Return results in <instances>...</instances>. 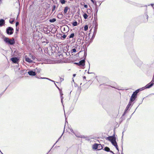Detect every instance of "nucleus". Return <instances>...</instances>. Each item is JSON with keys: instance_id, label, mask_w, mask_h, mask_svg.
Returning a JSON list of instances; mask_svg holds the SVG:
<instances>
[{"instance_id": "obj_26", "label": "nucleus", "mask_w": 154, "mask_h": 154, "mask_svg": "<svg viewBox=\"0 0 154 154\" xmlns=\"http://www.w3.org/2000/svg\"><path fill=\"white\" fill-rule=\"evenodd\" d=\"M34 70L36 72H37L38 73H39L41 71V69H40L36 68L35 69H34Z\"/></svg>"}, {"instance_id": "obj_63", "label": "nucleus", "mask_w": 154, "mask_h": 154, "mask_svg": "<svg viewBox=\"0 0 154 154\" xmlns=\"http://www.w3.org/2000/svg\"><path fill=\"white\" fill-rule=\"evenodd\" d=\"M153 83V84H154V83Z\"/></svg>"}, {"instance_id": "obj_9", "label": "nucleus", "mask_w": 154, "mask_h": 154, "mask_svg": "<svg viewBox=\"0 0 154 154\" xmlns=\"http://www.w3.org/2000/svg\"><path fill=\"white\" fill-rule=\"evenodd\" d=\"M154 85L153 83H152L151 82L147 84L145 86L146 87V88H149L151 87H152L153 85Z\"/></svg>"}, {"instance_id": "obj_10", "label": "nucleus", "mask_w": 154, "mask_h": 154, "mask_svg": "<svg viewBox=\"0 0 154 154\" xmlns=\"http://www.w3.org/2000/svg\"><path fill=\"white\" fill-rule=\"evenodd\" d=\"M74 134L75 135V136L79 138H85L86 137H85L84 136H82L80 134H76L74 133Z\"/></svg>"}, {"instance_id": "obj_54", "label": "nucleus", "mask_w": 154, "mask_h": 154, "mask_svg": "<svg viewBox=\"0 0 154 154\" xmlns=\"http://www.w3.org/2000/svg\"><path fill=\"white\" fill-rule=\"evenodd\" d=\"M109 152H111V153H113V154H115V153L113 152H112V151L111 150H110V151H109Z\"/></svg>"}, {"instance_id": "obj_53", "label": "nucleus", "mask_w": 154, "mask_h": 154, "mask_svg": "<svg viewBox=\"0 0 154 154\" xmlns=\"http://www.w3.org/2000/svg\"><path fill=\"white\" fill-rule=\"evenodd\" d=\"M146 17L147 21V20H148V16L147 15H146Z\"/></svg>"}, {"instance_id": "obj_37", "label": "nucleus", "mask_w": 154, "mask_h": 154, "mask_svg": "<svg viewBox=\"0 0 154 154\" xmlns=\"http://www.w3.org/2000/svg\"><path fill=\"white\" fill-rule=\"evenodd\" d=\"M154 82V75H153L152 79L151 81V82L153 83Z\"/></svg>"}, {"instance_id": "obj_23", "label": "nucleus", "mask_w": 154, "mask_h": 154, "mask_svg": "<svg viewBox=\"0 0 154 154\" xmlns=\"http://www.w3.org/2000/svg\"><path fill=\"white\" fill-rule=\"evenodd\" d=\"M145 89H146V87H145H145H143L137 90L138 91L137 92H138V93L140 91H141L143 90H144Z\"/></svg>"}, {"instance_id": "obj_2", "label": "nucleus", "mask_w": 154, "mask_h": 154, "mask_svg": "<svg viewBox=\"0 0 154 154\" xmlns=\"http://www.w3.org/2000/svg\"><path fill=\"white\" fill-rule=\"evenodd\" d=\"M138 90H136L133 92L130 98V101L133 102L137 98V94L138 93Z\"/></svg>"}, {"instance_id": "obj_5", "label": "nucleus", "mask_w": 154, "mask_h": 154, "mask_svg": "<svg viewBox=\"0 0 154 154\" xmlns=\"http://www.w3.org/2000/svg\"><path fill=\"white\" fill-rule=\"evenodd\" d=\"M11 60L14 63H17L19 61L17 57H14L11 58Z\"/></svg>"}, {"instance_id": "obj_25", "label": "nucleus", "mask_w": 154, "mask_h": 154, "mask_svg": "<svg viewBox=\"0 0 154 154\" xmlns=\"http://www.w3.org/2000/svg\"><path fill=\"white\" fill-rule=\"evenodd\" d=\"M60 36H61V37L62 38L61 39L62 40L66 38V35H64L63 36L61 34H60Z\"/></svg>"}, {"instance_id": "obj_49", "label": "nucleus", "mask_w": 154, "mask_h": 154, "mask_svg": "<svg viewBox=\"0 0 154 154\" xmlns=\"http://www.w3.org/2000/svg\"><path fill=\"white\" fill-rule=\"evenodd\" d=\"M74 64H76L79 66V63H75Z\"/></svg>"}, {"instance_id": "obj_24", "label": "nucleus", "mask_w": 154, "mask_h": 154, "mask_svg": "<svg viewBox=\"0 0 154 154\" xmlns=\"http://www.w3.org/2000/svg\"><path fill=\"white\" fill-rule=\"evenodd\" d=\"M98 150H100L103 149V146L101 144H98Z\"/></svg>"}, {"instance_id": "obj_3", "label": "nucleus", "mask_w": 154, "mask_h": 154, "mask_svg": "<svg viewBox=\"0 0 154 154\" xmlns=\"http://www.w3.org/2000/svg\"><path fill=\"white\" fill-rule=\"evenodd\" d=\"M14 29L13 28L10 26L8 27L6 29V32L9 35L12 34L14 32Z\"/></svg>"}, {"instance_id": "obj_57", "label": "nucleus", "mask_w": 154, "mask_h": 154, "mask_svg": "<svg viewBox=\"0 0 154 154\" xmlns=\"http://www.w3.org/2000/svg\"><path fill=\"white\" fill-rule=\"evenodd\" d=\"M86 77L85 76H84L83 77V79H86Z\"/></svg>"}, {"instance_id": "obj_22", "label": "nucleus", "mask_w": 154, "mask_h": 154, "mask_svg": "<svg viewBox=\"0 0 154 154\" xmlns=\"http://www.w3.org/2000/svg\"><path fill=\"white\" fill-rule=\"evenodd\" d=\"M59 91H60V95L61 96V102L62 103H63V97L62 96V95H63V93L61 91H60V90Z\"/></svg>"}, {"instance_id": "obj_16", "label": "nucleus", "mask_w": 154, "mask_h": 154, "mask_svg": "<svg viewBox=\"0 0 154 154\" xmlns=\"http://www.w3.org/2000/svg\"><path fill=\"white\" fill-rule=\"evenodd\" d=\"M116 140V139L115 140H114V141H113V142L111 143L114 146H117V144Z\"/></svg>"}, {"instance_id": "obj_46", "label": "nucleus", "mask_w": 154, "mask_h": 154, "mask_svg": "<svg viewBox=\"0 0 154 154\" xmlns=\"http://www.w3.org/2000/svg\"><path fill=\"white\" fill-rule=\"evenodd\" d=\"M54 84L55 85V86L59 89V90H60V89L57 86V85H56V84L54 83Z\"/></svg>"}, {"instance_id": "obj_32", "label": "nucleus", "mask_w": 154, "mask_h": 154, "mask_svg": "<svg viewBox=\"0 0 154 154\" xmlns=\"http://www.w3.org/2000/svg\"><path fill=\"white\" fill-rule=\"evenodd\" d=\"M56 6L55 5H54L53 6V7L52 9V12L55 11V10L56 9Z\"/></svg>"}, {"instance_id": "obj_40", "label": "nucleus", "mask_w": 154, "mask_h": 154, "mask_svg": "<svg viewBox=\"0 0 154 154\" xmlns=\"http://www.w3.org/2000/svg\"><path fill=\"white\" fill-rule=\"evenodd\" d=\"M19 22H17L16 23V26H18L19 25Z\"/></svg>"}, {"instance_id": "obj_4", "label": "nucleus", "mask_w": 154, "mask_h": 154, "mask_svg": "<svg viewBox=\"0 0 154 154\" xmlns=\"http://www.w3.org/2000/svg\"><path fill=\"white\" fill-rule=\"evenodd\" d=\"M106 140L110 141L111 143L116 139V137L114 135L112 136H109L106 138Z\"/></svg>"}, {"instance_id": "obj_60", "label": "nucleus", "mask_w": 154, "mask_h": 154, "mask_svg": "<svg viewBox=\"0 0 154 154\" xmlns=\"http://www.w3.org/2000/svg\"><path fill=\"white\" fill-rule=\"evenodd\" d=\"M88 73H90V72H88Z\"/></svg>"}, {"instance_id": "obj_55", "label": "nucleus", "mask_w": 154, "mask_h": 154, "mask_svg": "<svg viewBox=\"0 0 154 154\" xmlns=\"http://www.w3.org/2000/svg\"><path fill=\"white\" fill-rule=\"evenodd\" d=\"M124 131H123L122 133V138L123 137V136H124Z\"/></svg>"}, {"instance_id": "obj_38", "label": "nucleus", "mask_w": 154, "mask_h": 154, "mask_svg": "<svg viewBox=\"0 0 154 154\" xmlns=\"http://www.w3.org/2000/svg\"><path fill=\"white\" fill-rule=\"evenodd\" d=\"M47 79H48V80H50V81H51L52 82H55L54 81L52 80H51V79H49L48 78H47Z\"/></svg>"}, {"instance_id": "obj_19", "label": "nucleus", "mask_w": 154, "mask_h": 154, "mask_svg": "<svg viewBox=\"0 0 154 154\" xmlns=\"http://www.w3.org/2000/svg\"><path fill=\"white\" fill-rule=\"evenodd\" d=\"M57 16L58 18L61 19L63 17V15L61 13H59L58 14Z\"/></svg>"}, {"instance_id": "obj_8", "label": "nucleus", "mask_w": 154, "mask_h": 154, "mask_svg": "<svg viewBox=\"0 0 154 154\" xmlns=\"http://www.w3.org/2000/svg\"><path fill=\"white\" fill-rule=\"evenodd\" d=\"M131 105V102H129L127 107H126L124 112L123 115H124L126 112V111L130 107Z\"/></svg>"}, {"instance_id": "obj_43", "label": "nucleus", "mask_w": 154, "mask_h": 154, "mask_svg": "<svg viewBox=\"0 0 154 154\" xmlns=\"http://www.w3.org/2000/svg\"><path fill=\"white\" fill-rule=\"evenodd\" d=\"M115 147L116 148V149L118 150V151H119V149H118V145H117V146H115Z\"/></svg>"}, {"instance_id": "obj_33", "label": "nucleus", "mask_w": 154, "mask_h": 154, "mask_svg": "<svg viewBox=\"0 0 154 154\" xmlns=\"http://www.w3.org/2000/svg\"><path fill=\"white\" fill-rule=\"evenodd\" d=\"M87 54V52L86 51H85L84 56V59L85 60V58H86V57Z\"/></svg>"}, {"instance_id": "obj_13", "label": "nucleus", "mask_w": 154, "mask_h": 154, "mask_svg": "<svg viewBox=\"0 0 154 154\" xmlns=\"http://www.w3.org/2000/svg\"><path fill=\"white\" fill-rule=\"evenodd\" d=\"M25 60L26 61L29 62V63H32L33 62V61L32 60H31L29 58V57H26L25 59Z\"/></svg>"}, {"instance_id": "obj_27", "label": "nucleus", "mask_w": 154, "mask_h": 154, "mask_svg": "<svg viewBox=\"0 0 154 154\" xmlns=\"http://www.w3.org/2000/svg\"><path fill=\"white\" fill-rule=\"evenodd\" d=\"M56 21V19L55 18H53L52 19H50L49 21L51 23H53Z\"/></svg>"}, {"instance_id": "obj_39", "label": "nucleus", "mask_w": 154, "mask_h": 154, "mask_svg": "<svg viewBox=\"0 0 154 154\" xmlns=\"http://www.w3.org/2000/svg\"><path fill=\"white\" fill-rule=\"evenodd\" d=\"M70 131L71 132H72L74 134L75 133L74 132V131H73V130L72 129V128L70 129Z\"/></svg>"}, {"instance_id": "obj_36", "label": "nucleus", "mask_w": 154, "mask_h": 154, "mask_svg": "<svg viewBox=\"0 0 154 154\" xmlns=\"http://www.w3.org/2000/svg\"><path fill=\"white\" fill-rule=\"evenodd\" d=\"M14 20H9V22L11 24H13L14 22Z\"/></svg>"}, {"instance_id": "obj_56", "label": "nucleus", "mask_w": 154, "mask_h": 154, "mask_svg": "<svg viewBox=\"0 0 154 154\" xmlns=\"http://www.w3.org/2000/svg\"><path fill=\"white\" fill-rule=\"evenodd\" d=\"M77 98L75 99V100H74V101H75V103H76V102L77 101Z\"/></svg>"}, {"instance_id": "obj_58", "label": "nucleus", "mask_w": 154, "mask_h": 154, "mask_svg": "<svg viewBox=\"0 0 154 154\" xmlns=\"http://www.w3.org/2000/svg\"><path fill=\"white\" fill-rule=\"evenodd\" d=\"M75 75H76V74H74L73 75V77H75Z\"/></svg>"}, {"instance_id": "obj_51", "label": "nucleus", "mask_w": 154, "mask_h": 154, "mask_svg": "<svg viewBox=\"0 0 154 154\" xmlns=\"http://www.w3.org/2000/svg\"><path fill=\"white\" fill-rule=\"evenodd\" d=\"M91 2L94 4V2L93 0H91Z\"/></svg>"}, {"instance_id": "obj_44", "label": "nucleus", "mask_w": 154, "mask_h": 154, "mask_svg": "<svg viewBox=\"0 0 154 154\" xmlns=\"http://www.w3.org/2000/svg\"><path fill=\"white\" fill-rule=\"evenodd\" d=\"M115 147L116 148V149L118 150V151H119V149H118V145H117V146H115Z\"/></svg>"}, {"instance_id": "obj_28", "label": "nucleus", "mask_w": 154, "mask_h": 154, "mask_svg": "<svg viewBox=\"0 0 154 154\" xmlns=\"http://www.w3.org/2000/svg\"><path fill=\"white\" fill-rule=\"evenodd\" d=\"M59 2L62 5L64 4L66 2L65 0H60Z\"/></svg>"}, {"instance_id": "obj_18", "label": "nucleus", "mask_w": 154, "mask_h": 154, "mask_svg": "<svg viewBox=\"0 0 154 154\" xmlns=\"http://www.w3.org/2000/svg\"><path fill=\"white\" fill-rule=\"evenodd\" d=\"M75 35V33H72L68 36V38H73V37H74Z\"/></svg>"}, {"instance_id": "obj_61", "label": "nucleus", "mask_w": 154, "mask_h": 154, "mask_svg": "<svg viewBox=\"0 0 154 154\" xmlns=\"http://www.w3.org/2000/svg\"><path fill=\"white\" fill-rule=\"evenodd\" d=\"M121 154H123V153H121Z\"/></svg>"}, {"instance_id": "obj_35", "label": "nucleus", "mask_w": 154, "mask_h": 154, "mask_svg": "<svg viewBox=\"0 0 154 154\" xmlns=\"http://www.w3.org/2000/svg\"><path fill=\"white\" fill-rule=\"evenodd\" d=\"M76 51V50L75 48H73L71 50V52L72 53L75 52Z\"/></svg>"}, {"instance_id": "obj_62", "label": "nucleus", "mask_w": 154, "mask_h": 154, "mask_svg": "<svg viewBox=\"0 0 154 154\" xmlns=\"http://www.w3.org/2000/svg\"><path fill=\"white\" fill-rule=\"evenodd\" d=\"M123 150V148H122V150Z\"/></svg>"}, {"instance_id": "obj_1", "label": "nucleus", "mask_w": 154, "mask_h": 154, "mask_svg": "<svg viewBox=\"0 0 154 154\" xmlns=\"http://www.w3.org/2000/svg\"><path fill=\"white\" fill-rule=\"evenodd\" d=\"M4 40L6 43L8 45H12L15 43L14 38L10 39L8 37H5Z\"/></svg>"}, {"instance_id": "obj_59", "label": "nucleus", "mask_w": 154, "mask_h": 154, "mask_svg": "<svg viewBox=\"0 0 154 154\" xmlns=\"http://www.w3.org/2000/svg\"><path fill=\"white\" fill-rule=\"evenodd\" d=\"M151 5L153 7V4H151Z\"/></svg>"}, {"instance_id": "obj_34", "label": "nucleus", "mask_w": 154, "mask_h": 154, "mask_svg": "<svg viewBox=\"0 0 154 154\" xmlns=\"http://www.w3.org/2000/svg\"><path fill=\"white\" fill-rule=\"evenodd\" d=\"M97 29H94V32H93V35H96V34L97 33Z\"/></svg>"}, {"instance_id": "obj_48", "label": "nucleus", "mask_w": 154, "mask_h": 154, "mask_svg": "<svg viewBox=\"0 0 154 154\" xmlns=\"http://www.w3.org/2000/svg\"><path fill=\"white\" fill-rule=\"evenodd\" d=\"M95 35H93V36H92V39H93L94 38V37H95Z\"/></svg>"}, {"instance_id": "obj_41", "label": "nucleus", "mask_w": 154, "mask_h": 154, "mask_svg": "<svg viewBox=\"0 0 154 154\" xmlns=\"http://www.w3.org/2000/svg\"><path fill=\"white\" fill-rule=\"evenodd\" d=\"M40 79H47V78H45V77H41L40 78Z\"/></svg>"}, {"instance_id": "obj_45", "label": "nucleus", "mask_w": 154, "mask_h": 154, "mask_svg": "<svg viewBox=\"0 0 154 154\" xmlns=\"http://www.w3.org/2000/svg\"><path fill=\"white\" fill-rule=\"evenodd\" d=\"M84 7L85 8H87L88 7V5H84Z\"/></svg>"}, {"instance_id": "obj_12", "label": "nucleus", "mask_w": 154, "mask_h": 154, "mask_svg": "<svg viewBox=\"0 0 154 154\" xmlns=\"http://www.w3.org/2000/svg\"><path fill=\"white\" fill-rule=\"evenodd\" d=\"M5 23V21L4 19H2L0 20V26H3Z\"/></svg>"}, {"instance_id": "obj_21", "label": "nucleus", "mask_w": 154, "mask_h": 154, "mask_svg": "<svg viewBox=\"0 0 154 154\" xmlns=\"http://www.w3.org/2000/svg\"><path fill=\"white\" fill-rule=\"evenodd\" d=\"M104 150L108 152L110 151V149L107 146L105 147L104 148Z\"/></svg>"}, {"instance_id": "obj_50", "label": "nucleus", "mask_w": 154, "mask_h": 154, "mask_svg": "<svg viewBox=\"0 0 154 154\" xmlns=\"http://www.w3.org/2000/svg\"><path fill=\"white\" fill-rule=\"evenodd\" d=\"M63 133L62 134L61 136L58 139V140H57V142H56V143H57V141H58V140L60 139V138H61V137L63 135Z\"/></svg>"}, {"instance_id": "obj_11", "label": "nucleus", "mask_w": 154, "mask_h": 154, "mask_svg": "<svg viewBox=\"0 0 154 154\" xmlns=\"http://www.w3.org/2000/svg\"><path fill=\"white\" fill-rule=\"evenodd\" d=\"M70 10V8H69L66 6L65 7L64 9L63 10V14H66L67 13V11L68 10Z\"/></svg>"}, {"instance_id": "obj_47", "label": "nucleus", "mask_w": 154, "mask_h": 154, "mask_svg": "<svg viewBox=\"0 0 154 154\" xmlns=\"http://www.w3.org/2000/svg\"><path fill=\"white\" fill-rule=\"evenodd\" d=\"M60 80H61V82L63 81V80H64V79H63V78H60Z\"/></svg>"}, {"instance_id": "obj_17", "label": "nucleus", "mask_w": 154, "mask_h": 154, "mask_svg": "<svg viewBox=\"0 0 154 154\" xmlns=\"http://www.w3.org/2000/svg\"><path fill=\"white\" fill-rule=\"evenodd\" d=\"M95 13L94 14V16H97V12L98 11V9L97 6L95 7Z\"/></svg>"}, {"instance_id": "obj_7", "label": "nucleus", "mask_w": 154, "mask_h": 154, "mask_svg": "<svg viewBox=\"0 0 154 154\" xmlns=\"http://www.w3.org/2000/svg\"><path fill=\"white\" fill-rule=\"evenodd\" d=\"M28 73L29 74V75L31 76H35L36 75V72L35 71H33L32 70H30L28 72Z\"/></svg>"}, {"instance_id": "obj_15", "label": "nucleus", "mask_w": 154, "mask_h": 154, "mask_svg": "<svg viewBox=\"0 0 154 154\" xmlns=\"http://www.w3.org/2000/svg\"><path fill=\"white\" fill-rule=\"evenodd\" d=\"M84 33L83 32H80L79 33V37L80 38H81L80 39L79 38V39H81L82 38H81V37H82L83 36H84Z\"/></svg>"}, {"instance_id": "obj_6", "label": "nucleus", "mask_w": 154, "mask_h": 154, "mask_svg": "<svg viewBox=\"0 0 154 154\" xmlns=\"http://www.w3.org/2000/svg\"><path fill=\"white\" fill-rule=\"evenodd\" d=\"M85 59L80 60L79 62V66H84L85 65Z\"/></svg>"}, {"instance_id": "obj_30", "label": "nucleus", "mask_w": 154, "mask_h": 154, "mask_svg": "<svg viewBox=\"0 0 154 154\" xmlns=\"http://www.w3.org/2000/svg\"><path fill=\"white\" fill-rule=\"evenodd\" d=\"M83 17L85 19H86L87 18L88 16L87 14L86 13L84 14L83 15Z\"/></svg>"}, {"instance_id": "obj_52", "label": "nucleus", "mask_w": 154, "mask_h": 154, "mask_svg": "<svg viewBox=\"0 0 154 154\" xmlns=\"http://www.w3.org/2000/svg\"><path fill=\"white\" fill-rule=\"evenodd\" d=\"M94 4H94L95 5V7L97 6L96 2H94Z\"/></svg>"}, {"instance_id": "obj_29", "label": "nucleus", "mask_w": 154, "mask_h": 154, "mask_svg": "<svg viewBox=\"0 0 154 154\" xmlns=\"http://www.w3.org/2000/svg\"><path fill=\"white\" fill-rule=\"evenodd\" d=\"M77 24H78L77 22L76 21H75L73 22L72 23V25L74 26H77Z\"/></svg>"}, {"instance_id": "obj_14", "label": "nucleus", "mask_w": 154, "mask_h": 154, "mask_svg": "<svg viewBox=\"0 0 154 154\" xmlns=\"http://www.w3.org/2000/svg\"><path fill=\"white\" fill-rule=\"evenodd\" d=\"M98 144L95 143L93 145V148L94 149H98Z\"/></svg>"}, {"instance_id": "obj_20", "label": "nucleus", "mask_w": 154, "mask_h": 154, "mask_svg": "<svg viewBox=\"0 0 154 154\" xmlns=\"http://www.w3.org/2000/svg\"><path fill=\"white\" fill-rule=\"evenodd\" d=\"M94 29H97L98 25L97 23V22H95L94 23Z\"/></svg>"}, {"instance_id": "obj_31", "label": "nucleus", "mask_w": 154, "mask_h": 154, "mask_svg": "<svg viewBox=\"0 0 154 154\" xmlns=\"http://www.w3.org/2000/svg\"><path fill=\"white\" fill-rule=\"evenodd\" d=\"M88 26L87 25H86L84 27V29L85 31H87L88 30Z\"/></svg>"}, {"instance_id": "obj_42", "label": "nucleus", "mask_w": 154, "mask_h": 154, "mask_svg": "<svg viewBox=\"0 0 154 154\" xmlns=\"http://www.w3.org/2000/svg\"><path fill=\"white\" fill-rule=\"evenodd\" d=\"M91 10L90 9H88L87 10V12L88 13H89V12H91Z\"/></svg>"}]
</instances>
